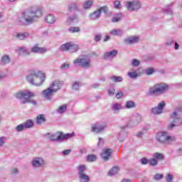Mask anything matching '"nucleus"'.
Listing matches in <instances>:
<instances>
[{"label": "nucleus", "mask_w": 182, "mask_h": 182, "mask_svg": "<svg viewBox=\"0 0 182 182\" xmlns=\"http://www.w3.org/2000/svg\"><path fill=\"white\" fill-rule=\"evenodd\" d=\"M43 15L42 7L38 6H32L29 9L21 11L18 16L17 22L21 26H28L34 23L35 19L41 18Z\"/></svg>", "instance_id": "obj_1"}, {"label": "nucleus", "mask_w": 182, "mask_h": 182, "mask_svg": "<svg viewBox=\"0 0 182 182\" xmlns=\"http://www.w3.org/2000/svg\"><path fill=\"white\" fill-rule=\"evenodd\" d=\"M26 80L33 86H41L45 82V74L42 72L31 71L26 76Z\"/></svg>", "instance_id": "obj_2"}, {"label": "nucleus", "mask_w": 182, "mask_h": 182, "mask_svg": "<svg viewBox=\"0 0 182 182\" xmlns=\"http://www.w3.org/2000/svg\"><path fill=\"white\" fill-rule=\"evenodd\" d=\"M155 139L157 143L167 146L170 144V141H176V137L168 135V132H159L156 134Z\"/></svg>", "instance_id": "obj_3"}, {"label": "nucleus", "mask_w": 182, "mask_h": 182, "mask_svg": "<svg viewBox=\"0 0 182 182\" xmlns=\"http://www.w3.org/2000/svg\"><path fill=\"white\" fill-rule=\"evenodd\" d=\"M33 94L31 92L24 91V92H18L16 94V99H19L21 100L22 105H25L26 103H31L33 106H36L38 102L33 100H30V97H32Z\"/></svg>", "instance_id": "obj_4"}, {"label": "nucleus", "mask_w": 182, "mask_h": 182, "mask_svg": "<svg viewBox=\"0 0 182 182\" xmlns=\"http://www.w3.org/2000/svg\"><path fill=\"white\" fill-rule=\"evenodd\" d=\"M168 89V85L164 83L156 84L154 86L149 87L146 96H154L157 93H164Z\"/></svg>", "instance_id": "obj_5"}, {"label": "nucleus", "mask_w": 182, "mask_h": 182, "mask_svg": "<svg viewBox=\"0 0 182 182\" xmlns=\"http://www.w3.org/2000/svg\"><path fill=\"white\" fill-rule=\"evenodd\" d=\"M74 65H78L83 69L91 68V60L87 55H81L73 61Z\"/></svg>", "instance_id": "obj_6"}, {"label": "nucleus", "mask_w": 182, "mask_h": 182, "mask_svg": "<svg viewBox=\"0 0 182 182\" xmlns=\"http://www.w3.org/2000/svg\"><path fill=\"white\" fill-rule=\"evenodd\" d=\"M170 119L172 121L171 124L168 125V130H173L174 127L182 125V118L178 117V115L176 112H173V114L170 115Z\"/></svg>", "instance_id": "obj_7"}, {"label": "nucleus", "mask_w": 182, "mask_h": 182, "mask_svg": "<svg viewBox=\"0 0 182 182\" xmlns=\"http://www.w3.org/2000/svg\"><path fill=\"white\" fill-rule=\"evenodd\" d=\"M126 8L130 12H134L141 9V1L140 0H132L127 1L126 4Z\"/></svg>", "instance_id": "obj_8"}, {"label": "nucleus", "mask_w": 182, "mask_h": 182, "mask_svg": "<svg viewBox=\"0 0 182 182\" xmlns=\"http://www.w3.org/2000/svg\"><path fill=\"white\" fill-rule=\"evenodd\" d=\"M78 170V177L81 181L90 182V178L89 176L85 173V170H86V166L85 165H80L77 167Z\"/></svg>", "instance_id": "obj_9"}, {"label": "nucleus", "mask_w": 182, "mask_h": 182, "mask_svg": "<svg viewBox=\"0 0 182 182\" xmlns=\"http://www.w3.org/2000/svg\"><path fill=\"white\" fill-rule=\"evenodd\" d=\"M31 166L34 168H41V167H43L45 166V161H43V158L36 157L32 159Z\"/></svg>", "instance_id": "obj_10"}, {"label": "nucleus", "mask_w": 182, "mask_h": 182, "mask_svg": "<svg viewBox=\"0 0 182 182\" xmlns=\"http://www.w3.org/2000/svg\"><path fill=\"white\" fill-rule=\"evenodd\" d=\"M119 129H121V132L118 135V139L121 143H122L126 139V137H127L128 133L127 131H126L127 125L120 126Z\"/></svg>", "instance_id": "obj_11"}, {"label": "nucleus", "mask_w": 182, "mask_h": 182, "mask_svg": "<svg viewBox=\"0 0 182 182\" xmlns=\"http://www.w3.org/2000/svg\"><path fill=\"white\" fill-rule=\"evenodd\" d=\"M80 8V1H76L74 2H72L68 5V12H74V11H79Z\"/></svg>", "instance_id": "obj_12"}, {"label": "nucleus", "mask_w": 182, "mask_h": 182, "mask_svg": "<svg viewBox=\"0 0 182 182\" xmlns=\"http://www.w3.org/2000/svg\"><path fill=\"white\" fill-rule=\"evenodd\" d=\"M63 86V81H60V80H55L53 82V83L50 85V88L54 91V93H56L58 90H60V89L62 88Z\"/></svg>", "instance_id": "obj_13"}, {"label": "nucleus", "mask_w": 182, "mask_h": 182, "mask_svg": "<svg viewBox=\"0 0 182 182\" xmlns=\"http://www.w3.org/2000/svg\"><path fill=\"white\" fill-rule=\"evenodd\" d=\"M55 90H53L50 87L46 90H43V96L47 100H52V95L55 93Z\"/></svg>", "instance_id": "obj_14"}, {"label": "nucleus", "mask_w": 182, "mask_h": 182, "mask_svg": "<svg viewBox=\"0 0 182 182\" xmlns=\"http://www.w3.org/2000/svg\"><path fill=\"white\" fill-rule=\"evenodd\" d=\"M112 153H113V149H104L101 155L102 160H104V161H107L109 159H110Z\"/></svg>", "instance_id": "obj_15"}, {"label": "nucleus", "mask_w": 182, "mask_h": 182, "mask_svg": "<svg viewBox=\"0 0 182 182\" xmlns=\"http://www.w3.org/2000/svg\"><path fill=\"white\" fill-rule=\"evenodd\" d=\"M48 50L45 48L38 46V44L35 45L31 48V53H46Z\"/></svg>", "instance_id": "obj_16"}, {"label": "nucleus", "mask_w": 182, "mask_h": 182, "mask_svg": "<svg viewBox=\"0 0 182 182\" xmlns=\"http://www.w3.org/2000/svg\"><path fill=\"white\" fill-rule=\"evenodd\" d=\"M118 53L117 50H112L111 51H107L103 55V59L107 60V59H113Z\"/></svg>", "instance_id": "obj_17"}, {"label": "nucleus", "mask_w": 182, "mask_h": 182, "mask_svg": "<svg viewBox=\"0 0 182 182\" xmlns=\"http://www.w3.org/2000/svg\"><path fill=\"white\" fill-rule=\"evenodd\" d=\"M29 36H31V33H29V32H18L16 33L15 38L18 41H25V39H27Z\"/></svg>", "instance_id": "obj_18"}, {"label": "nucleus", "mask_w": 182, "mask_h": 182, "mask_svg": "<svg viewBox=\"0 0 182 182\" xmlns=\"http://www.w3.org/2000/svg\"><path fill=\"white\" fill-rule=\"evenodd\" d=\"M47 137L51 141H59L61 139L60 132H57L55 134L47 133Z\"/></svg>", "instance_id": "obj_19"}, {"label": "nucleus", "mask_w": 182, "mask_h": 182, "mask_svg": "<svg viewBox=\"0 0 182 182\" xmlns=\"http://www.w3.org/2000/svg\"><path fill=\"white\" fill-rule=\"evenodd\" d=\"M139 39L138 36L128 37L124 40V43H125V45H133V43H137Z\"/></svg>", "instance_id": "obj_20"}, {"label": "nucleus", "mask_w": 182, "mask_h": 182, "mask_svg": "<svg viewBox=\"0 0 182 182\" xmlns=\"http://www.w3.org/2000/svg\"><path fill=\"white\" fill-rule=\"evenodd\" d=\"M106 127V125L99 126L97 124L92 125L91 132L93 133H101Z\"/></svg>", "instance_id": "obj_21"}, {"label": "nucleus", "mask_w": 182, "mask_h": 182, "mask_svg": "<svg viewBox=\"0 0 182 182\" xmlns=\"http://www.w3.org/2000/svg\"><path fill=\"white\" fill-rule=\"evenodd\" d=\"M100 15H102V9H97L93 13L90 14L89 15V18L91 19V21H96L100 18Z\"/></svg>", "instance_id": "obj_22"}, {"label": "nucleus", "mask_w": 182, "mask_h": 182, "mask_svg": "<svg viewBox=\"0 0 182 182\" xmlns=\"http://www.w3.org/2000/svg\"><path fill=\"white\" fill-rule=\"evenodd\" d=\"M45 22H46V23H55V22H56V18H55V16H53V14H48L45 18H44Z\"/></svg>", "instance_id": "obj_23"}, {"label": "nucleus", "mask_w": 182, "mask_h": 182, "mask_svg": "<svg viewBox=\"0 0 182 182\" xmlns=\"http://www.w3.org/2000/svg\"><path fill=\"white\" fill-rule=\"evenodd\" d=\"M122 109H123V107L120 103L114 102L112 105V110L114 112V113H119Z\"/></svg>", "instance_id": "obj_24"}, {"label": "nucleus", "mask_w": 182, "mask_h": 182, "mask_svg": "<svg viewBox=\"0 0 182 182\" xmlns=\"http://www.w3.org/2000/svg\"><path fill=\"white\" fill-rule=\"evenodd\" d=\"M123 30L120 28L112 29L109 31V35H112V36H123Z\"/></svg>", "instance_id": "obj_25"}, {"label": "nucleus", "mask_w": 182, "mask_h": 182, "mask_svg": "<svg viewBox=\"0 0 182 182\" xmlns=\"http://www.w3.org/2000/svg\"><path fill=\"white\" fill-rule=\"evenodd\" d=\"M77 14H74L73 16H70L67 19V23H68V25H72V23H75V22H77Z\"/></svg>", "instance_id": "obj_26"}, {"label": "nucleus", "mask_w": 182, "mask_h": 182, "mask_svg": "<svg viewBox=\"0 0 182 182\" xmlns=\"http://www.w3.org/2000/svg\"><path fill=\"white\" fill-rule=\"evenodd\" d=\"M1 65H8V63H11V57L9 55L4 54L1 58Z\"/></svg>", "instance_id": "obj_27"}, {"label": "nucleus", "mask_w": 182, "mask_h": 182, "mask_svg": "<svg viewBox=\"0 0 182 182\" xmlns=\"http://www.w3.org/2000/svg\"><path fill=\"white\" fill-rule=\"evenodd\" d=\"M46 117L43 114H41L36 117V124H42V123H46Z\"/></svg>", "instance_id": "obj_28"}, {"label": "nucleus", "mask_w": 182, "mask_h": 182, "mask_svg": "<svg viewBox=\"0 0 182 182\" xmlns=\"http://www.w3.org/2000/svg\"><path fill=\"white\" fill-rule=\"evenodd\" d=\"M93 6V0H86L82 5L84 9H90Z\"/></svg>", "instance_id": "obj_29"}, {"label": "nucleus", "mask_w": 182, "mask_h": 182, "mask_svg": "<svg viewBox=\"0 0 182 182\" xmlns=\"http://www.w3.org/2000/svg\"><path fill=\"white\" fill-rule=\"evenodd\" d=\"M139 123V121H136V118L132 116V117L131 118L128 123L127 127H134L135 126H137Z\"/></svg>", "instance_id": "obj_30"}, {"label": "nucleus", "mask_w": 182, "mask_h": 182, "mask_svg": "<svg viewBox=\"0 0 182 182\" xmlns=\"http://www.w3.org/2000/svg\"><path fill=\"white\" fill-rule=\"evenodd\" d=\"M23 124L24 125L25 129H32L35 124L33 123V121L32 119H28L26 122H25Z\"/></svg>", "instance_id": "obj_31"}, {"label": "nucleus", "mask_w": 182, "mask_h": 182, "mask_svg": "<svg viewBox=\"0 0 182 182\" xmlns=\"http://www.w3.org/2000/svg\"><path fill=\"white\" fill-rule=\"evenodd\" d=\"M80 86H82V82L80 81H75L72 84V89L73 90L77 91L80 89Z\"/></svg>", "instance_id": "obj_32"}, {"label": "nucleus", "mask_w": 182, "mask_h": 182, "mask_svg": "<svg viewBox=\"0 0 182 182\" xmlns=\"http://www.w3.org/2000/svg\"><path fill=\"white\" fill-rule=\"evenodd\" d=\"M18 50L23 53V55H26L29 56L31 55V50H29L26 47L21 46L18 48Z\"/></svg>", "instance_id": "obj_33"}, {"label": "nucleus", "mask_w": 182, "mask_h": 182, "mask_svg": "<svg viewBox=\"0 0 182 182\" xmlns=\"http://www.w3.org/2000/svg\"><path fill=\"white\" fill-rule=\"evenodd\" d=\"M126 109H133L136 107V102L132 100L127 101L125 104Z\"/></svg>", "instance_id": "obj_34"}, {"label": "nucleus", "mask_w": 182, "mask_h": 182, "mask_svg": "<svg viewBox=\"0 0 182 182\" xmlns=\"http://www.w3.org/2000/svg\"><path fill=\"white\" fill-rule=\"evenodd\" d=\"M80 49L79 46H77V44H70V50L68 52H70V53H75V52H77V50Z\"/></svg>", "instance_id": "obj_35"}, {"label": "nucleus", "mask_w": 182, "mask_h": 182, "mask_svg": "<svg viewBox=\"0 0 182 182\" xmlns=\"http://www.w3.org/2000/svg\"><path fill=\"white\" fill-rule=\"evenodd\" d=\"M110 79L115 83H119L120 82H123V77H120V76L113 75V76L110 77Z\"/></svg>", "instance_id": "obj_36"}, {"label": "nucleus", "mask_w": 182, "mask_h": 182, "mask_svg": "<svg viewBox=\"0 0 182 182\" xmlns=\"http://www.w3.org/2000/svg\"><path fill=\"white\" fill-rule=\"evenodd\" d=\"M119 173V167L114 166L109 172L108 176H114Z\"/></svg>", "instance_id": "obj_37"}, {"label": "nucleus", "mask_w": 182, "mask_h": 182, "mask_svg": "<svg viewBox=\"0 0 182 182\" xmlns=\"http://www.w3.org/2000/svg\"><path fill=\"white\" fill-rule=\"evenodd\" d=\"M70 44L71 43H65V44H63L60 47L61 50L63 51H68L69 52L70 48Z\"/></svg>", "instance_id": "obj_38"}, {"label": "nucleus", "mask_w": 182, "mask_h": 182, "mask_svg": "<svg viewBox=\"0 0 182 182\" xmlns=\"http://www.w3.org/2000/svg\"><path fill=\"white\" fill-rule=\"evenodd\" d=\"M14 130L15 132H17V133H21V132L25 130V126L23 124H20L15 127Z\"/></svg>", "instance_id": "obj_39"}, {"label": "nucleus", "mask_w": 182, "mask_h": 182, "mask_svg": "<svg viewBox=\"0 0 182 182\" xmlns=\"http://www.w3.org/2000/svg\"><path fill=\"white\" fill-rule=\"evenodd\" d=\"M164 14H166V15H173V9L170 8V6H168L165 7L163 9Z\"/></svg>", "instance_id": "obj_40"}, {"label": "nucleus", "mask_w": 182, "mask_h": 182, "mask_svg": "<svg viewBox=\"0 0 182 182\" xmlns=\"http://www.w3.org/2000/svg\"><path fill=\"white\" fill-rule=\"evenodd\" d=\"M122 14L121 13H119L116 14L112 18V22H119L122 19Z\"/></svg>", "instance_id": "obj_41"}, {"label": "nucleus", "mask_w": 182, "mask_h": 182, "mask_svg": "<svg viewBox=\"0 0 182 182\" xmlns=\"http://www.w3.org/2000/svg\"><path fill=\"white\" fill-rule=\"evenodd\" d=\"M60 140H65V139H70V137H73V134H65L60 132Z\"/></svg>", "instance_id": "obj_42"}, {"label": "nucleus", "mask_w": 182, "mask_h": 182, "mask_svg": "<svg viewBox=\"0 0 182 182\" xmlns=\"http://www.w3.org/2000/svg\"><path fill=\"white\" fill-rule=\"evenodd\" d=\"M87 161L93 162L97 160V156L95 154H90L87 156Z\"/></svg>", "instance_id": "obj_43"}, {"label": "nucleus", "mask_w": 182, "mask_h": 182, "mask_svg": "<svg viewBox=\"0 0 182 182\" xmlns=\"http://www.w3.org/2000/svg\"><path fill=\"white\" fill-rule=\"evenodd\" d=\"M151 112L153 114H161L163 113L161 109H159L158 107H155L151 109Z\"/></svg>", "instance_id": "obj_44"}, {"label": "nucleus", "mask_w": 182, "mask_h": 182, "mask_svg": "<svg viewBox=\"0 0 182 182\" xmlns=\"http://www.w3.org/2000/svg\"><path fill=\"white\" fill-rule=\"evenodd\" d=\"M66 109H67L66 105H63L59 107L57 112L58 113H60V114H62V113H65V112H66Z\"/></svg>", "instance_id": "obj_45"}, {"label": "nucleus", "mask_w": 182, "mask_h": 182, "mask_svg": "<svg viewBox=\"0 0 182 182\" xmlns=\"http://www.w3.org/2000/svg\"><path fill=\"white\" fill-rule=\"evenodd\" d=\"M154 159H156L157 160H164V156H163L162 154L156 152L154 154Z\"/></svg>", "instance_id": "obj_46"}, {"label": "nucleus", "mask_w": 182, "mask_h": 182, "mask_svg": "<svg viewBox=\"0 0 182 182\" xmlns=\"http://www.w3.org/2000/svg\"><path fill=\"white\" fill-rule=\"evenodd\" d=\"M166 107V102L164 101H161V102L159 103L158 107L159 110H161V112H163V109Z\"/></svg>", "instance_id": "obj_47"}, {"label": "nucleus", "mask_w": 182, "mask_h": 182, "mask_svg": "<svg viewBox=\"0 0 182 182\" xmlns=\"http://www.w3.org/2000/svg\"><path fill=\"white\" fill-rule=\"evenodd\" d=\"M128 76L131 77V79H136V77H139V74L136 72H129L128 73Z\"/></svg>", "instance_id": "obj_48"}, {"label": "nucleus", "mask_w": 182, "mask_h": 182, "mask_svg": "<svg viewBox=\"0 0 182 182\" xmlns=\"http://www.w3.org/2000/svg\"><path fill=\"white\" fill-rule=\"evenodd\" d=\"M174 176L171 173H168L167 176L165 177V180L166 182H173Z\"/></svg>", "instance_id": "obj_49"}, {"label": "nucleus", "mask_w": 182, "mask_h": 182, "mask_svg": "<svg viewBox=\"0 0 182 182\" xmlns=\"http://www.w3.org/2000/svg\"><path fill=\"white\" fill-rule=\"evenodd\" d=\"M133 117L135 118V119L140 123L141 122L143 117L139 113H136L133 115Z\"/></svg>", "instance_id": "obj_50"}, {"label": "nucleus", "mask_w": 182, "mask_h": 182, "mask_svg": "<svg viewBox=\"0 0 182 182\" xmlns=\"http://www.w3.org/2000/svg\"><path fill=\"white\" fill-rule=\"evenodd\" d=\"M69 31L72 33H76V32H80V28L79 27H70Z\"/></svg>", "instance_id": "obj_51"}, {"label": "nucleus", "mask_w": 182, "mask_h": 182, "mask_svg": "<svg viewBox=\"0 0 182 182\" xmlns=\"http://www.w3.org/2000/svg\"><path fill=\"white\" fill-rule=\"evenodd\" d=\"M114 8H115V9H122V4L120 3V1H114Z\"/></svg>", "instance_id": "obj_52"}, {"label": "nucleus", "mask_w": 182, "mask_h": 182, "mask_svg": "<svg viewBox=\"0 0 182 182\" xmlns=\"http://www.w3.org/2000/svg\"><path fill=\"white\" fill-rule=\"evenodd\" d=\"M98 9H101V12H103L105 15H107L109 12V7L107 6H103Z\"/></svg>", "instance_id": "obj_53"}, {"label": "nucleus", "mask_w": 182, "mask_h": 182, "mask_svg": "<svg viewBox=\"0 0 182 182\" xmlns=\"http://www.w3.org/2000/svg\"><path fill=\"white\" fill-rule=\"evenodd\" d=\"M132 65L134 66V68L137 66H140V60L137 59H133L132 62Z\"/></svg>", "instance_id": "obj_54"}, {"label": "nucleus", "mask_w": 182, "mask_h": 182, "mask_svg": "<svg viewBox=\"0 0 182 182\" xmlns=\"http://www.w3.org/2000/svg\"><path fill=\"white\" fill-rule=\"evenodd\" d=\"M70 66V64L64 63L63 65L60 66V70H68V68Z\"/></svg>", "instance_id": "obj_55"}, {"label": "nucleus", "mask_w": 182, "mask_h": 182, "mask_svg": "<svg viewBox=\"0 0 182 182\" xmlns=\"http://www.w3.org/2000/svg\"><path fill=\"white\" fill-rule=\"evenodd\" d=\"M173 43H174V40L171 38H168L166 42V46H171V45H173Z\"/></svg>", "instance_id": "obj_56"}, {"label": "nucleus", "mask_w": 182, "mask_h": 182, "mask_svg": "<svg viewBox=\"0 0 182 182\" xmlns=\"http://www.w3.org/2000/svg\"><path fill=\"white\" fill-rule=\"evenodd\" d=\"M154 68H149L146 70V73L148 75H153V73H154Z\"/></svg>", "instance_id": "obj_57"}, {"label": "nucleus", "mask_w": 182, "mask_h": 182, "mask_svg": "<svg viewBox=\"0 0 182 182\" xmlns=\"http://www.w3.org/2000/svg\"><path fill=\"white\" fill-rule=\"evenodd\" d=\"M149 163L150 166H157V160L156 159V158H154V159L149 160Z\"/></svg>", "instance_id": "obj_58"}, {"label": "nucleus", "mask_w": 182, "mask_h": 182, "mask_svg": "<svg viewBox=\"0 0 182 182\" xmlns=\"http://www.w3.org/2000/svg\"><path fill=\"white\" fill-rule=\"evenodd\" d=\"M163 177H164L163 174L156 173L154 175V180L159 181V180H161Z\"/></svg>", "instance_id": "obj_59"}, {"label": "nucleus", "mask_w": 182, "mask_h": 182, "mask_svg": "<svg viewBox=\"0 0 182 182\" xmlns=\"http://www.w3.org/2000/svg\"><path fill=\"white\" fill-rule=\"evenodd\" d=\"M18 173H19V171H18V168H12L10 171V174H11V176H16Z\"/></svg>", "instance_id": "obj_60"}, {"label": "nucleus", "mask_w": 182, "mask_h": 182, "mask_svg": "<svg viewBox=\"0 0 182 182\" xmlns=\"http://www.w3.org/2000/svg\"><path fill=\"white\" fill-rule=\"evenodd\" d=\"M6 141V138L5 136H0V147H2L5 144Z\"/></svg>", "instance_id": "obj_61"}, {"label": "nucleus", "mask_w": 182, "mask_h": 182, "mask_svg": "<svg viewBox=\"0 0 182 182\" xmlns=\"http://www.w3.org/2000/svg\"><path fill=\"white\" fill-rule=\"evenodd\" d=\"M100 39H102V34L99 33L95 35V38H94V41L95 42H100Z\"/></svg>", "instance_id": "obj_62"}, {"label": "nucleus", "mask_w": 182, "mask_h": 182, "mask_svg": "<svg viewBox=\"0 0 182 182\" xmlns=\"http://www.w3.org/2000/svg\"><path fill=\"white\" fill-rule=\"evenodd\" d=\"M149 159H147L146 158H142L141 159V164H143L144 166H145L146 164H149Z\"/></svg>", "instance_id": "obj_63"}, {"label": "nucleus", "mask_w": 182, "mask_h": 182, "mask_svg": "<svg viewBox=\"0 0 182 182\" xmlns=\"http://www.w3.org/2000/svg\"><path fill=\"white\" fill-rule=\"evenodd\" d=\"M115 92H116V90H114V88H111V89L108 90L109 96H114Z\"/></svg>", "instance_id": "obj_64"}]
</instances>
